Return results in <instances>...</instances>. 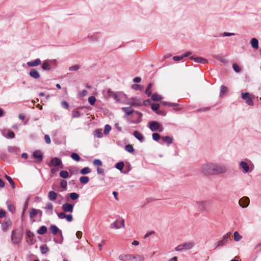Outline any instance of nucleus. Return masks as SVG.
I'll use <instances>...</instances> for the list:
<instances>
[{
    "mask_svg": "<svg viewBox=\"0 0 261 261\" xmlns=\"http://www.w3.org/2000/svg\"><path fill=\"white\" fill-rule=\"evenodd\" d=\"M132 89L136 90H140L142 89V86L139 84H134L132 85Z\"/></svg>",
    "mask_w": 261,
    "mask_h": 261,
    "instance_id": "nucleus-55",
    "label": "nucleus"
},
{
    "mask_svg": "<svg viewBox=\"0 0 261 261\" xmlns=\"http://www.w3.org/2000/svg\"><path fill=\"white\" fill-rule=\"evenodd\" d=\"M29 74L30 77L34 79H38L40 77L39 72L35 69H31L29 71Z\"/></svg>",
    "mask_w": 261,
    "mask_h": 261,
    "instance_id": "nucleus-16",
    "label": "nucleus"
},
{
    "mask_svg": "<svg viewBox=\"0 0 261 261\" xmlns=\"http://www.w3.org/2000/svg\"><path fill=\"white\" fill-rule=\"evenodd\" d=\"M40 248L41 252L42 254H45L49 250V249H48V247L46 246V245H41L40 247Z\"/></svg>",
    "mask_w": 261,
    "mask_h": 261,
    "instance_id": "nucleus-43",
    "label": "nucleus"
},
{
    "mask_svg": "<svg viewBox=\"0 0 261 261\" xmlns=\"http://www.w3.org/2000/svg\"><path fill=\"white\" fill-rule=\"evenodd\" d=\"M41 61L40 59L37 58L34 61H29L27 62V65L30 67H35L41 64Z\"/></svg>",
    "mask_w": 261,
    "mask_h": 261,
    "instance_id": "nucleus-20",
    "label": "nucleus"
},
{
    "mask_svg": "<svg viewBox=\"0 0 261 261\" xmlns=\"http://www.w3.org/2000/svg\"><path fill=\"white\" fill-rule=\"evenodd\" d=\"M240 166L243 169L244 173H248L252 171V169L250 170L249 165L246 162L241 161Z\"/></svg>",
    "mask_w": 261,
    "mask_h": 261,
    "instance_id": "nucleus-17",
    "label": "nucleus"
},
{
    "mask_svg": "<svg viewBox=\"0 0 261 261\" xmlns=\"http://www.w3.org/2000/svg\"><path fill=\"white\" fill-rule=\"evenodd\" d=\"M43 208L45 210V213L47 215H53L54 206L51 202H47Z\"/></svg>",
    "mask_w": 261,
    "mask_h": 261,
    "instance_id": "nucleus-15",
    "label": "nucleus"
},
{
    "mask_svg": "<svg viewBox=\"0 0 261 261\" xmlns=\"http://www.w3.org/2000/svg\"><path fill=\"white\" fill-rule=\"evenodd\" d=\"M124 166V164L123 162H119L116 164L115 167L118 169L121 173H126L127 172H123V169Z\"/></svg>",
    "mask_w": 261,
    "mask_h": 261,
    "instance_id": "nucleus-28",
    "label": "nucleus"
},
{
    "mask_svg": "<svg viewBox=\"0 0 261 261\" xmlns=\"http://www.w3.org/2000/svg\"><path fill=\"white\" fill-rule=\"evenodd\" d=\"M61 106L62 107L65 109H67V110H68L69 109V104L66 101H62L61 102Z\"/></svg>",
    "mask_w": 261,
    "mask_h": 261,
    "instance_id": "nucleus-62",
    "label": "nucleus"
},
{
    "mask_svg": "<svg viewBox=\"0 0 261 261\" xmlns=\"http://www.w3.org/2000/svg\"><path fill=\"white\" fill-rule=\"evenodd\" d=\"M125 260L124 261H132L134 260V255L127 254L125 255Z\"/></svg>",
    "mask_w": 261,
    "mask_h": 261,
    "instance_id": "nucleus-56",
    "label": "nucleus"
},
{
    "mask_svg": "<svg viewBox=\"0 0 261 261\" xmlns=\"http://www.w3.org/2000/svg\"><path fill=\"white\" fill-rule=\"evenodd\" d=\"M162 139L163 141V143H161L162 144H163L164 143H167L168 144H171L173 141V138L168 136L162 137Z\"/></svg>",
    "mask_w": 261,
    "mask_h": 261,
    "instance_id": "nucleus-26",
    "label": "nucleus"
},
{
    "mask_svg": "<svg viewBox=\"0 0 261 261\" xmlns=\"http://www.w3.org/2000/svg\"><path fill=\"white\" fill-rule=\"evenodd\" d=\"M11 221H10L9 219H5L4 222H3V223L2 224V229L4 231H7V230L8 229V227L11 225Z\"/></svg>",
    "mask_w": 261,
    "mask_h": 261,
    "instance_id": "nucleus-21",
    "label": "nucleus"
},
{
    "mask_svg": "<svg viewBox=\"0 0 261 261\" xmlns=\"http://www.w3.org/2000/svg\"><path fill=\"white\" fill-rule=\"evenodd\" d=\"M241 95L242 98L245 100L246 103L250 106L254 105V102L252 98L250 97V94L248 92L242 93Z\"/></svg>",
    "mask_w": 261,
    "mask_h": 261,
    "instance_id": "nucleus-9",
    "label": "nucleus"
},
{
    "mask_svg": "<svg viewBox=\"0 0 261 261\" xmlns=\"http://www.w3.org/2000/svg\"><path fill=\"white\" fill-rule=\"evenodd\" d=\"M51 62L50 61L48 60L44 61L41 66L42 69L44 70H50L51 68Z\"/></svg>",
    "mask_w": 261,
    "mask_h": 261,
    "instance_id": "nucleus-18",
    "label": "nucleus"
},
{
    "mask_svg": "<svg viewBox=\"0 0 261 261\" xmlns=\"http://www.w3.org/2000/svg\"><path fill=\"white\" fill-rule=\"evenodd\" d=\"M230 234L231 232H228L223 236L222 239L218 241V245H221L222 246L226 245L228 242L231 240Z\"/></svg>",
    "mask_w": 261,
    "mask_h": 261,
    "instance_id": "nucleus-10",
    "label": "nucleus"
},
{
    "mask_svg": "<svg viewBox=\"0 0 261 261\" xmlns=\"http://www.w3.org/2000/svg\"><path fill=\"white\" fill-rule=\"evenodd\" d=\"M80 181L83 184H87L89 181V178L88 176H83L80 178Z\"/></svg>",
    "mask_w": 261,
    "mask_h": 261,
    "instance_id": "nucleus-44",
    "label": "nucleus"
},
{
    "mask_svg": "<svg viewBox=\"0 0 261 261\" xmlns=\"http://www.w3.org/2000/svg\"><path fill=\"white\" fill-rule=\"evenodd\" d=\"M30 217L31 218H33L38 215V210H36L34 208H32L30 212Z\"/></svg>",
    "mask_w": 261,
    "mask_h": 261,
    "instance_id": "nucleus-41",
    "label": "nucleus"
},
{
    "mask_svg": "<svg viewBox=\"0 0 261 261\" xmlns=\"http://www.w3.org/2000/svg\"><path fill=\"white\" fill-rule=\"evenodd\" d=\"M87 38L89 39L90 40L93 41H96L98 39V38L95 35H88Z\"/></svg>",
    "mask_w": 261,
    "mask_h": 261,
    "instance_id": "nucleus-61",
    "label": "nucleus"
},
{
    "mask_svg": "<svg viewBox=\"0 0 261 261\" xmlns=\"http://www.w3.org/2000/svg\"><path fill=\"white\" fill-rule=\"evenodd\" d=\"M122 110L125 113V116L130 115L134 112V110L132 108V106L129 107H123Z\"/></svg>",
    "mask_w": 261,
    "mask_h": 261,
    "instance_id": "nucleus-22",
    "label": "nucleus"
},
{
    "mask_svg": "<svg viewBox=\"0 0 261 261\" xmlns=\"http://www.w3.org/2000/svg\"><path fill=\"white\" fill-rule=\"evenodd\" d=\"M60 176L63 178H67L69 177V173L65 170H62L60 172Z\"/></svg>",
    "mask_w": 261,
    "mask_h": 261,
    "instance_id": "nucleus-47",
    "label": "nucleus"
},
{
    "mask_svg": "<svg viewBox=\"0 0 261 261\" xmlns=\"http://www.w3.org/2000/svg\"><path fill=\"white\" fill-rule=\"evenodd\" d=\"M80 69V67L77 65H75L74 66H72L69 68V70L72 71H77Z\"/></svg>",
    "mask_w": 261,
    "mask_h": 261,
    "instance_id": "nucleus-63",
    "label": "nucleus"
},
{
    "mask_svg": "<svg viewBox=\"0 0 261 261\" xmlns=\"http://www.w3.org/2000/svg\"><path fill=\"white\" fill-rule=\"evenodd\" d=\"M242 238V237L239 234L238 231H236L234 232V240L235 241H240Z\"/></svg>",
    "mask_w": 261,
    "mask_h": 261,
    "instance_id": "nucleus-51",
    "label": "nucleus"
},
{
    "mask_svg": "<svg viewBox=\"0 0 261 261\" xmlns=\"http://www.w3.org/2000/svg\"><path fill=\"white\" fill-rule=\"evenodd\" d=\"M124 219H119L116 220L115 222L112 223L110 225L111 228H115L118 229L121 227H124Z\"/></svg>",
    "mask_w": 261,
    "mask_h": 261,
    "instance_id": "nucleus-7",
    "label": "nucleus"
},
{
    "mask_svg": "<svg viewBox=\"0 0 261 261\" xmlns=\"http://www.w3.org/2000/svg\"><path fill=\"white\" fill-rule=\"evenodd\" d=\"M207 203L206 201L199 202L197 203L198 208L202 211H203L205 208V205Z\"/></svg>",
    "mask_w": 261,
    "mask_h": 261,
    "instance_id": "nucleus-42",
    "label": "nucleus"
},
{
    "mask_svg": "<svg viewBox=\"0 0 261 261\" xmlns=\"http://www.w3.org/2000/svg\"><path fill=\"white\" fill-rule=\"evenodd\" d=\"M226 171V168L224 166L213 163L204 164L201 168V173L205 175L219 174Z\"/></svg>",
    "mask_w": 261,
    "mask_h": 261,
    "instance_id": "nucleus-1",
    "label": "nucleus"
},
{
    "mask_svg": "<svg viewBox=\"0 0 261 261\" xmlns=\"http://www.w3.org/2000/svg\"><path fill=\"white\" fill-rule=\"evenodd\" d=\"M239 205L243 208L247 207L250 203L249 198L246 196L243 197L239 200Z\"/></svg>",
    "mask_w": 261,
    "mask_h": 261,
    "instance_id": "nucleus-14",
    "label": "nucleus"
},
{
    "mask_svg": "<svg viewBox=\"0 0 261 261\" xmlns=\"http://www.w3.org/2000/svg\"><path fill=\"white\" fill-rule=\"evenodd\" d=\"M127 105H130L132 107H140L142 106L141 100L137 97H131L129 101L125 103Z\"/></svg>",
    "mask_w": 261,
    "mask_h": 261,
    "instance_id": "nucleus-4",
    "label": "nucleus"
},
{
    "mask_svg": "<svg viewBox=\"0 0 261 261\" xmlns=\"http://www.w3.org/2000/svg\"><path fill=\"white\" fill-rule=\"evenodd\" d=\"M152 137L153 140L155 141H159L161 138V135L157 133H153L152 135Z\"/></svg>",
    "mask_w": 261,
    "mask_h": 261,
    "instance_id": "nucleus-49",
    "label": "nucleus"
},
{
    "mask_svg": "<svg viewBox=\"0 0 261 261\" xmlns=\"http://www.w3.org/2000/svg\"><path fill=\"white\" fill-rule=\"evenodd\" d=\"M67 196H69L70 199L72 200H75L79 197V194L75 192L70 193L68 194Z\"/></svg>",
    "mask_w": 261,
    "mask_h": 261,
    "instance_id": "nucleus-37",
    "label": "nucleus"
},
{
    "mask_svg": "<svg viewBox=\"0 0 261 261\" xmlns=\"http://www.w3.org/2000/svg\"><path fill=\"white\" fill-rule=\"evenodd\" d=\"M32 156L36 159L35 162L37 163H40L43 159V154L40 150L34 151L32 154Z\"/></svg>",
    "mask_w": 261,
    "mask_h": 261,
    "instance_id": "nucleus-6",
    "label": "nucleus"
},
{
    "mask_svg": "<svg viewBox=\"0 0 261 261\" xmlns=\"http://www.w3.org/2000/svg\"><path fill=\"white\" fill-rule=\"evenodd\" d=\"M133 135L136 139L139 140L141 142H143L145 140V138L144 136L137 130H136L134 132Z\"/></svg>",
    "mask_w": 261,
    "mask_h": 261,
    "instance_id": "nucleus-23",
    "label": "nucleus"
},
{
    "mask_svg": "<svg viewBox=\"0 0 261 261\" xmlns=\"http://www.w3.org/2000/svg\"><path fill=\"white\" fill-rule=\"evenodd\" d=\"M151 99L153 101H158L162 99V97L157 93H154L151 96Z\"/></svg>",
    "mask_w": 261,
    "mask_h": 261,
    "instance_id": "nucleus-34",
    "label": "nucleus"
},
{
    "mask_svg": "<svg viewBox=\"0 0 261 261\" xmlns=\"http://www.w3.org/2000/svg\"><path fill=\"white\" fill-rule=\"evenodd\" d=\"M160 123L156 121H152L148 123V127L152 132H158L159 130Z\"/></svg>",
    "mask_w": 261,
    "mask_h": 261,
    "instance_id": "nucleus-13",
    "label": "nucleus"
},
{
    "mask_svg": "<svg viewBox=\"0 0 261 261\" xmlns=\"http://www.w3.org/2000/svg\"><path fill=\"white\" fill-rule=\"evenodd\" d=\"M57 198V194L53 191H49L48 194V198L51 200H55Z\"/></svg>",
    "mask_w": 261,
    "mask_h": 261,
    "instance_id": "nucleus-29",
    "label": "nucleus"
},
{
    "mask_svg": "<svg viewBox=\"0 0 261 261\" xmlns=\"http://www.w3.org/2000/svg\"><path fill=\"white\" fill-rule=\"evenodd\" d=\"M48 166L49 167L61 166V168H63V164L61 160L57 157L53 158L51 159Z\"/></svg>",
    "mask_w": 261,
    "mask_h": 261,
    "instance_id": "nucleus-8",
    "label": "nucleus"
},
{
    "mask_svg": "<svg viewBox=\"0 0 261 261\" xmlns=\"http://www.w3.org/2000/svg\"><path fill=\"white\" fill-rule=\"evenodd\" d=\"M58 217L60 219L66 218V215L64 212L57 213Z\"/></svg>",
    "mask_w": 261,
    "mask_h": 261,
    "instance_id": "nucleus-64",
    "label": "nucleus"
},
{
    "mask_svg": "<svg viewBox=\"0 0 261 261\" xmlns=\"http://www.w3.org/2000/svg\"><path fill=\"white\" fill-rule=\"evenodd\" d=\"M125 149L128 152L132 153L134 151L133 146L131 144H127L125 146Z\"/></svg>",
    "mask_w": 261,
    "mask_h": 261,
    "instance_id": "nucleus-48",
    "label": "nucleus"
},
{
    "mask_svg": "<svg viewBox=\"0 0 261 261\" xmlns=\"http://www.w3.org/2000/svg\"><path fill=\"white\" fill-rule=\"evenodd\" d=\"M71 115L73 118H79L82 115L81 112L75 109L72 111Z\"/></svg>",
    "mask_w": 261,
    "mask_h": 261,
    "instance_id": "nucleus-36",
    "label": "nucleus"
},
{
    "mask_svg": "<svg viewBox=\"0 0 261 261\" xmlns=\"http://www.w3.org/2000/svg\"><path fill=\"white\" fill-rule=\"evenodd\" d=\"M160 108V105L159 103H153L151 106V109L155 111L156 113L158 111H159V109Z\"/></svg>",
    "mask_w": 261,
    "mask_h": 261,
    "instance_id": "nucleus-52",
    "label": "nucleus"
},
{
    "mask_svg": "<svg viewBox=\"0 0 261 261\" xmlns=\"http://www.w3.org/2000/svg\"><path fill=\"white\" fill-rule=\"evenodd\" d=\"M111 129V126L109 124H106L105 126L103 133L105 135H108Z\"/></svg>",
    "mask_w": 261,
    "mask_h": 261,
    "instance_id": "nucleus-50",
    "label": "nucleus"
},
{
    "mask_svg": "<svg viewBox=\"0 0 261 261\" xmlns=\"http://www.w3.org/2000/svg\"><path fill=\"white\" fill-rule=\"evenodd\" d=\"M234 35H235V34L233 33L224 32L223 33L220 34V36L230 37L231 36H234Z\"/></svg>",
    "mask_w": 261,
    "mask_h": 261,
    "instance_id": "nucleus-59",
    "label": "nucleus"
},
{
    "mask_svg": "<svg viewBox=\"0 0 261 261\" xmlns=\"http://www.w3.org/2000/svg\"><path fill=\"white\" fill-rule=\"evenodd\" d=\"M185 249H190L192 248L195 245L194 241H191L183 243Z\"/></svg>",
    "mask_w": 261,
    "mask_h": 261,
    "instance_id": "nucleus-27",
    "label": "nucleus"
},
{
    "mask_svg": "<svg viewBox=\"0 0 261 261\" xmlns=\"http://www.w3.org/2000/svg\"><path fill=\"white\" fill-rule=\"evenodd\" d=\"M26 239L30 245H33L36 242L34 233L29 229L26 230Z\"/></svg>",
    "mask_w": 261,
    "mask_h": 261,
    "instance_id": "nucleus-3",
    "label": "nucleus"
},
{
    "mask_svg": "<svg viewBox=\"0 0 261 261\" xmlns=\"http://www.w3.org/2000/svg\"><path fill=\"white\" fill-rule=\"evenodd\" d=\"M93 164L94 166H100L102 165V163L101 161L99 159H95L93 161Z\"/></svg>",
    "mask_w": 261,
    "mask_h": 261,
    "instance_id": "nucleus-54",
    "label": "nucleus"
},
{
    "mask_svg": "<svg viewBox=\"0 0 261 261\" xmlns=\"http://www.w3.org/2000/svg\"><path fill=\"white\" fill-rule=\"evenodd\" d=\"M67 181L64 179H62L61 180V182H60V187L64 189H66V188H67Z\"/></svg>",
    "mask_w": 261,
    "mask_h": 261,
    "instance_id": "nucleus-57",
    "label": "nucleus"
},
{
    "mask_svg": "<svg viewBox=\"0 0 261 261\" xmlns=\"http://www.w3.org/2000/svg\"><path fill=\"white\" fill-rule=\"evenodd\" d=\"M54 242L57 244H62L63 241V237L62 235V232L57 234L56 237L54 239Z\"/></svg>",
    "mask_w": 261,
    "mask_h": 261,
    "instance_id": "nucleus-25",
    "label": "nucleus"
},
{
    "mask_svg": "<svg viewBox=\"0 0 261 261\" xmlns=\"http://www.w3.org/2000/svg\"><path fill=\"white\" fill-rule=\"evenodd\" d=\"M22 234L18 230H13L11 234V241L14 244H18L21 241Z\"/></svg>",
    "mask_w": 261,
    "mask_h": 261,
    "instance_id": "nucleus-2",
    "label": "nucleus"
},
{
    "mask_svg": "<svg viewBox=\"0 0 261 261\" xmlns=\"http://www.w3.org/2000/svg\"><path fill=\"white\" fill-rule=\"evenodd\" d=\"M71 158H72V160H73L76 162H79L81 160V157L79 155V154L75 152L71 153Z\"/></svg>",
    "mask_w": 261,
    "mask_h": 261,
    "instance_id": "nucleus-40",
    "label": "nucleus"
},
{
    "mask_svg": "<svg viewBox=\"0 0 261 261\" xmlns=\"http://www.w3.org/2000/svg\"><path fill=\"white\" fill-rule=\"evenodd\" d=\"M3 136L8 139H13L15 135L14 133L10 129L5 128L1 130Z\"/></svg>",
    "mask_w": 261,
    "mask_h": 261,
    "instance_id": "nucleus-5",
    "label": "nucleus"
},
{
    "mask_svg": "<svg viewBox=\"0 0 261 261\" xmlns=\"http://www.w3.org/2000/svg\"><path fill=\"white\" fill-rule=\"evenodd\" d=\"M134 261H144V257L141 255H134Z\"/></svg>",
    "mask_w": 261,
    "mask_h": 261,
    "instance_id": "nucleus-46",
    "label": "nucleus"
},
{
    "mask_svg": "<svg viewBox=\"0 0 261 261\" xmlns=\"http://www.w3.org/2000/svg\"><path fill=\"white\" fill-rule=\"evenodd\" d=\"M49 229L50 232L54 235H57L58 233H60L62 231L55 225H51L50 226Z\"/></svg>",
    "mask_w": 261,
    "mask_h": 261,
    "instance_id": "nucleus-24",
    "label": "nucleus"
},
{
    "mask_svg": "<svg viewBox=\"0 0 261 261\" xmlns=\"http://www.w3.org/2000/svg\"><path fill=\"white\" fill-rule=\"evenodd\" d=\"M190 59L192 60H193L194 62L196 63H201L203 64L207 62L206 59L203 58L202 57H195L194 56H191L190 57Z\"/></svg>",
    "mask_w": 261,
    "mask_h": 261,
    "instance_id": "nucleus-19",
    "label": "nucleus"
},
{
    "mask_svg": "<svg viewBox=\"0 0 261 261\" xmlns=\"http://www.w3.org/2000/svg\"><path fill=\"white\" fill-rule=\"evenodd\" d=\"M74 206V204L65 203L62 205V208L64 212L71 213L73 211Z\"/></svg>",
    "mask_w": 261,
    "mask_h": 261,
    "instance_id": "nucleus-12",
    "label": "nucleus"
},
{
    "mask_svg": "<svg viewBox=\"0 0 261 261\" xmlns=\"http://www.w3.org/2000/svg\"><path fill=\"white\" fill-rule=\"evenodd\" d=\"M232 68L236 72H240L241 71L240 67L237 64L232 65Z\"/></svg>",
    "mask_w": 261,
    "mask_h": 261,
    "instance_id": "nucleus-58",
    "label": "nucleus"
},
{
    "mask_svg": "<svg viewBox=\"0 0 261 261\" xmlns=\"http://www.w3.org/2000/svg\"><path fill=\"white\" fill-rule=\"evenodd\" d=\"M93 135L95 137L98 138H101L103 137V134L102 133L101 129H96L93 132Z\"/></svg>",
    "mask_w": 261,
    "mask_h": 261,
    "instance_id": "nucleus-32",
    "label": "nucleus"
},
{
    "mask_svg": "<svg viewBox=\"0 0 261 261\" xmlns=\"http://www.w3.org/2000/svg\"><path fill=\"white\" fill-rule=\"evenodd\" d=\"M107 95L109 97L113 98L116 102H120V96L118 95L117 92L112 91L111 89H108L107 91Z\"/></svg>",
    "mask_w": 261,
    "mask_h": 261,
    "instance_id": "nucleus-11",
    "label": "nucleus"
},
{
    "mask_svg": "<svg viewBox=\"0 0 261 261\" xmlns=\"http://www.w3.org/2000/svg\"><path fill=\"white\" fill-rule=\"evenodd\" d=\"M5 177H6V179L9 181V182L11 185L12 188H15V182H14V181L13 180V179H12V178L7 175H5Z\"/></svg>",
    "mask_w": 261,
    "mask_h": 261,
    "instance_id": "nucleus-45",
    "label": "nucleus"
},
{
    "mask_svg": "<svg viewBox=\"0 0 261 261\" xmlns=\"http://www.w3.org/2000/svg\"><path fill=\"white\" fill-rule=\"evenodd\" d=\"M8 209L12 213H13L15 211V207L12 204H9L8 205Z\"/></svg>",
    "mask_w": 261,
    "mask_h": 261,
    "instance_id": "nucleus-60",
    "label": "nucleus"
},
{
    "mask_svg": "<svg viewBox=\"0 0 261 261\" xmlns=\"http://www.w3.org/2000/svg\"><path fill=\"white\" fill-rule=\"evenodd\" d=\"M91 171V169L89 167H84L83 169H82L80 171V173L83 175H85V174H87L90 173Z\"/></svg>",
    "mask_w": 261,
    "mask_h": 261,
    "instance_id": "nucleus-39",
    "label": "nucleus"
},
{
    "mask_svg": "<svg viewBox=\"0 0 261 261\" xmlns=\"http://www.w3.org/2000/svg\"><path fill=\"white\" fill-rule=\"evenodd\" d=\"M152 86H153V84L150 83L147 85V86L146 88L145 93L148 97H149L151 94V91L150 90V89Z\"/></svg>",
    "mask_w": 261,
    "mask_h": 261,
    "instance_id": "nucleus-35",
    "label": "nucleus"
},
{
    "mask_svg": "<svg viewBox=\"0 0 261 261\" xmlns=\"http://www.w3.org/2000/svg\"><path fill=\"white\" fill-rule=\"evenodd\" d=\"M47 229L45 226H41L37 230V233L39 234H44L47 232Z\"/></svg>",
    "mask_w": 261,
    "mask_h": 261,
    "instance_id": "nucleus-33",
    "label": "nucleus"
},
{
    "mask_svg": "<svg viewBox=\"0 0 261 261\" xmlns=\"http://www.w3.org/2000/svg\"><path fill=\"white\" fill-rule=\"evenodd\" d=\"M227 91V87H226L224 85H222L220 87V92L219 96L222 97L224 95V94H225L226 93Z\"/></svg>",
    "mask_w": 261,
    "mask_h": 261,
    "instance_id": "nucleus-38",
    "label": "nucleus"
},
{
    "mask_svg": "<svg viewBox=\"0 0 261 261\" xmlns=\"http://www.w3.org/2000/svg\"><path fill=\"white\" fill-rule=\"evenodd\" d=\"M8 151L11 153L17 154V152L19 150V148L16 146H9L7 147Z\"/></svg>",
    "mask_w": 261,
    "mask_h": 261,
    "instance_id": "nucleus-31",
    "label": "nucleus"
},
{
    "mask_svg": "<svg viewBox=\"0 0 261 261\" xmlns=\"http://www.w3.org/2000/svg\"><path fill=\"white\" fill-rule=\"evenodd\" d=\"M250 43L252 48L257 49L258 48V41L257 39L253 38L250 41Z\"/></svg>",
    "mask_w": 261,
    "mask_h": 261,
    "instance_id": "nucleus-30",
    "label": "nucleus"
},
{
    "mask_svg": "<svg viewBox=\"0 0 261 261\" xmlns=\"http://www.w3.org/2000/svg\"><path fill=\"white\" fill-rule=\"evenodd\" d=\"M88 101L91 105L93 106L95 104L96 98L94 96H91L88 98Z\"/></svg>",
    "mask_w": 261,
    "mask_h": 261,
    "instance_id": "nucleus-53",
    "label": "nucleus"
}]
</instances>
